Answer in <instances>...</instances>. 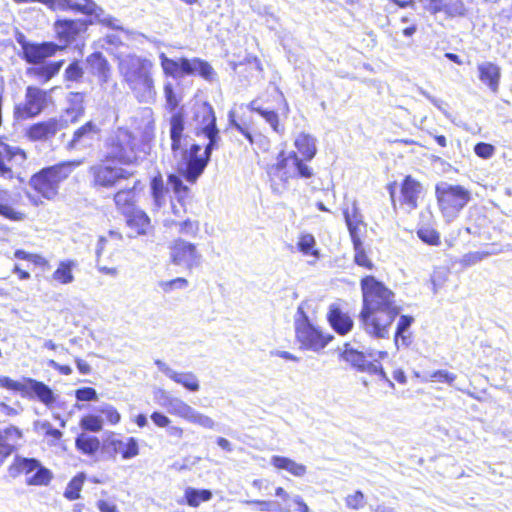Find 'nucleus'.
<instances>
[{
    "instance_id": "obj_5",
    "label": "nucleus",
    "mask_w": 512,
    "mask_h": 512,
    "mask_svg": "<svg viewBox=\"0 0 512 512\" xmlns=\"http://www.w3.org/2000/svg\"><path fill=\"white\" fill-rule=\"evenodd\" d=\"M80 164L81 161H66L43 168L31 177L29 184L44 198L52 200L57 196L60 184Z\"/></svg>"
},
{
    "instance_id": "obj_55",
    "label": "nucleus",
    "mask_w": 512,
    "mask_h": 512,
    "mask_svg": "<svg viewBox=\"0 0 512 512\" xmlns=\"http://www.w3.org/2000/svg\"><path fill=\"white\" fill-rule=\"evenodd\" d=\"M347 507L358 510L365 506V496L361 491L348 495L345 499Z\"/></svg>"
},
{
    "instance_id": "obj_7",
    "label": "nucleus",
    "mask_w": 512,
    "mask_h": 512,
    "mask_svg": "<svg viewBox=\"0 0 512 512\" xmlns=\"http://www.w3.org/2000/svg\"><path fill=\"white\" fill-rule=\"evenodd\" d=\"M436 197L444 218L450 222L470 201V192L460 185L440 182L436 185Z\"/></svg>"
},
{
    "instance_id": "obj_14",
    "label": "nucleus",
    "mask_w": 512,
    "mask_h": 512,
    "mask_svg": "<svg viewBox=\"0 0 512 512\" xmlns=\"http://www.w3.org/2000/svg\"><path fill=\"white\" fill-rule=\"evenodd\" d=\"M65 126V120L52 117L30 125L26 129L25 136L32 142H51Z\"/></svg>"
},
{
    "instance_id": "obj_41",
    "label": "nucleus",
    "mask_w": 512,
    "mask_h": 512,
    "mask_svg": "<svg viewBox=\"0 0 512 512\" xmlns=\"http://www.w3.org/2000/svg\"><path fill=\"white\" fill-rule=\"evenodd\" d=\"M63 61L52 62L47 65L32 68L29 73L33 74L43 82H48L53 78L61 69Z\"/></svg>"
},
{
    "instance_id": "obj_4",
    "label": "nucleus",
    "mask_w": 512,
    "mask_h": 512,
    "mask_svg": "<svg viewBox=\"0 0 512 512\" xmlns=\"http://www.w3.org/2000/svg\"><path fill=\"white\" fill-rule=\"evenodd\" d=\"M271 189L275 193H281L290 179L311 178L313 169L305 164L295 152L285 153L281 151L277 157V162L268 169Z\"/></svg>"
},
{
    "instance_id": "obj_12",
    "label": "nucleus",
    "mask_w": 512,
    "mask_h": 512,
    "mask_svg": "<svg viewBox=\"0 0 512 512\" xmlns=\"http://www.w3.org/2000/svg\"><path fill=\"white\" fill-rule=\"evenodd\" d=\"M170 258L174 265L191 271L202 264V254L197 246L184 239H175L170 246Z\"/></svg>"
},
{
    "instance_id": "obj_46",
    "label": "nucleus",
    "mask_w": 512,
    "mask_h": 512,
    "mask_svg": "<svg viewBox=\"0 0 512 512\" xmlns=\"http://www.w3.org/2000/svg\"><path fill=\"white\" fill-rule=\"evenodd\" d=\"M106 242H107V240H106L105 237H100L99 240H98L97 248H96V257H97L96 267H97L99 272H101V273H103L105 275L116 277L118 275L117 268H115V267H107V266H104V265L100 264V256H101V254H102V252L104 250Z\"/></svg>"
},
{
    "instance_id": "obj_1",
    "label": "nucleus",
    "mask_w": 512,
    "mask_h": 512,
    "mask_svg": "<svg viewBox=\"0 0 512 512\" xmlns=\"http://www.w3.org/2000/svg\"><path fill=\"white\" fill-rule=\"evenodd\" d=\"M363 305L359 320L364 331L377 339L388 338L390 328L400 313L395 294L373 276L361 280Z\"/></svg>"
},
{
    "instance_id": "obj_11",
    "label": "nucleus",
    "mask_w": 512,
    "mask_h": 512,
    "mask_svg": "<svg viewBox=\"0 0 512 512\" xmlns=\"http://www.w3.org/2000/svg\"><path fill=\"white\" fill-rule=\"evenodd\" d=\"M171 415L208 430H214L217 423L210 416L196 410L178 397H167L162 404Z\"/></svg>"
},
{
    "instance_id": "obj_47",
    "label": "nucleus",
    "mask_w": 512,
    "mask_h": 512,
    "mask_svg": "<svg viewBox=\"0 0 512 512\" xmlns=\"http://www.w3.org/2000/svg\"><path fill=\"white\" fill-rule=\"evenodd\" d=\"M84 483V476H75L67 485L64 496L69 500H75L80 497V491Z\"/></svg>"
},
{
    "instance_id": "obj_6",
    "label": "nucleus",
    "mask_w": 512,
    "mask_h": 512,
    "mask_svg": "<svg viewBox=\"0 0 512 512\" xmlns=\"http://www.w3.org/2000/svg\"><path fill=\"white\" fill-rule=\"evenodd\" d=\"M308 303L302 302L297 308L294 316V328L297 341L301 348L318 352L324 349L333 338L326 336L313 324L307 314Z\"/></svg>"
},
{
    "instance_id": "obj_16",
    "label": "nucleus",
    "mask_w": 512,
    "mask_h": 512,
    "mask_svg": "<svg viewBox=\"0 0 512 512\" xmlns=\"http://www.w3.org/2000/svg\"><path fill=\"white\" fill-rule=\"evenodd\" d=\"M90 173L93 176L94 184L101 187H112L120 179H127L132 175L129 172L120 167H113L106 163H99L90 168Z\"/></svg>"
},
{
    "instance_id": "obj_29",
    "label": "nucleus",
    "mask_w": 512,
    "mask_h": 512,
    "mask_svg": "<svg viewBox=\"0 0 512 512\" xmlns=\"http://www.w3.org/2000/svg\"><path fill=\"white\" fill-rule=\"evenodd\" d=\"M421 192V185L411 176H407L401 186V195L403 203L414 209L417 206V199Z\"/></svg>"
},
{
    "instance_id": "obj_30",
    "label": "nucleus",
    "mask_w": 512,
    "mask_h": 512,
    "mask_svg": "<svg viewBox=\"0 0 512 512\" xmlns=\"http://www.w3.org/2000/svg\"><path fill=\"white\" fill-rule=\"evenodd\" d=\"M316 138L310 134L300 133L294 142L298 152L303 156L302 160L310 161L317 152Z\"/></svg>"
},
{
    "instance_id": "obj_34",
    "label": "nucleus",
    "mask_w": 512,
    "mask_h": 512,
    "mask_svg": "<svg viewBox=\"0 0 512 512\" xmlns=\"http://www.w3.org/2000/svg\"><path fill=\"white\" fill-rule=\"evenodd\" d=\"M136 183L137 181L134 183L133 187L122 189L114 195L115 205L124 215L128 214L132 209H134L133 204L135 202Z\"/></svg>"
},
{
    "instance_id": "obj_3",
    "label": "nucleus",
    "mask_w": 512,
    "mask_h": 512,
    "mask_svg": "<svg viewBox=\"0 0 512 512\" xmlns=\"http://www.w3.org/2000/svg\"><path fill=\"white\" fill-rule=\"evenodd\" d=\"M153 63L136 55H127L119 61V72L140 103L150 104L156 99L152 76Z\"/></svg>"
},
{
    "instance_id": "obj_61",
    "label": "nucleus",
    "mask_w": 512,
    "mask_h": 512,
    "mask_svg": "<svg viewBox=\"0 0 512 512\" xmlns=\"http://www.w3.org/2000/svg\"><path fill=\"white\" fill-rule=\"evenodd\" d=\"M76 398L79 401H95L98 399V395L94 388L84 387L76 391Z\"/></svg>"
},
{
    "instance_id": "obj_64",
    "label": "nucleus",
    "mask_w": 512,
    "mask_h": 512,
    "mask_svg": "<svg viewBox=\"0 0 512 512\" xmlns=\"http://www.w3.org/2000/svg\"><path fill=\"white\" fill-rule=\"evenodd\" d=\"M368 374L377 375L379 379L385 381L389 387L394 388V383L388 378L386 372L378 360H376L374 365H372V368Z\"/></svg>"
},
{
    "instance_id": "obj_56",
    "label": "nucleus",
    "mask_w": 512,
    "mask_h": 512,
    "mask_svg": "<svg viewBox=\"0 0 512 512\" xmlns=\"http://www.w3.org/2000/svg\"><path fill=\"white\" fill-rule=\"evenodd\" d=\"M164 95L166 99V106L170 111L175 110L178 106L179 101L176 97V94L173 89V85L170 82L165 83L164 85Z\"/></svg>"
},
{
    "instance_id": "obj_23",
    "label": "nucleus",
    "mask_w": 512,
    "mask_h": 512,
    "mask_svg": "<svg viewBox=\"0 0 512 512\" xmlns=\"http://www.w3.org/2000/svg\"><path fill=\"white\" fill-rule=\"evenodd\" d=\"M342 358L357 371L365 373L370 372L372 365H374L375 361L377 360L374 358L373 353H368V355H366L363 352L349 347H346L343 351Z\"/></svg>"
},
{
    "instance_id": "obj_27",
    "label": "nucleus",
    "mask_w": 512,
    "mask_h": 512,
    "mask_svg": "<svg viewBox=\"0 0 512 512\" xmlns=\"http://www.w3.org/2000/svg\"><path fill=\"white\" fill-rule=\"evenodd\" d=\"M184 117L181 113H174L170 118L171 150L174 158H178L179 151L184 147Z\"/></svg>"
},
{
    "instance_id": "obj_17",
    "label": "nucleus",
    "mask_w": 512,
    "mask_h": 512,
    "mask_svg": "<svg viewBox=\"0 0 512 512\" xmlns=\"http://www.w3.org/2000/svg\"><path fill=\"white\" fill-rule=\"evenodd\" d=\"M19 387L20 389H18L17 392H21L30 397H36L46 406L52 405L56 400L52 389L43 382L35 379L24 378L23 381H19Z\"/></svg>"
},
{
    "instance_id": "obj_38",
    "label": "nucleus",
    "mask_w": 512,
    "mask_h": 512,
    "mask_svg": "<svg viewBox=\"0 0 512 512\" xmlns=\"http://www.w3.org/2000/svg\"><path fill=\"white\" fill-rule=\"evenodd\" d=\"M76 448L86 455H93L100 447V441L95 436H90L86 433H81L75 440Z\"/></svg>"
},
{
    "instance_id": "obj_63",
    "label": "nucleus",
    "mask_w": 512,
    "mask_h": 512,
    "mask_svg": "<svg viewBox=\"0 0 512 512\" xmlns=\"http://www.w3.org/2000/svg\"><path fill=\"white\" fill-rule=\"evenodd\" d=\"M27 458L16 457L13 463L8 468V474L12 478L18 477L20 474H23L24 463H26Z\"/></svg>"
},
{
    "instance_id": "obj_54",
    "label": "nucleus",
    "mask_w": 512,
    "mask_h": 512,
    "mask_svg": "<svg viewBox=\"0 0 512 512\" xmlns=\"http://www.w3.org/2000/svg\"><path fill=\"white\" fill-rule=\"evenodd\" d=\"M97 411L104 414L107 421L112 425L120 422L121 416L119 412L110 404H102L97 408Z\"/></svg>"
},
{
    "instance_id": "obj_39",
    "label": "nucleus",
    "mask_w": 512,
    "mask_h": 512,
    "mask_svg": "<svg viewBox=\"0 0 512 512\" xmlns=\"http://www.w3.org/2000/svg\"><path fill=\"white\" fill-rule=\"evenodd\" d=\"M75 267V262L71 260L61 261L57 269L52 274V278L61 283L69 284L74 281L72 269Z\"/></svg>"
},
{
    "instance_id": "obj_24",
    "label": "nucleus",
    "mask_w": 512,
    "mask_h": 512,
    "mask_svg": "<svg viewBox=\"0 0 512 512\" xmlns=\"http://www.w3.org/2000/svg\"><path fill=\"white\" fill-rule=\"evenodd\" d=\"M93 75L98 79L101 88L107 84L111 78V67L107 59L100 52L89 55L86 59Z\"/></svg>"
},
{
    "instance_id": "obj_60",
    "label": "nucleus",
    "mask_w": 512,
    "mask_h": 512,
    "mask_svg": "<svg viewBox=\"0 0 512 512\" xmlns=\"http://www.w3.org/2000/svg\"><path fill=\"white\" fill-rule=\"evenodd\" d=\"M474 152L480 158L489 159L493 156L495 148L491 144L480 142L475 145Z\"/></svg>"
},
{
    "instance_id": "obj_15",
    "label": "nucleus",
    "mask_w": 512,
    "mask_h": 512,
    "mask_svg": "<svg viewBox=\"0 0 512 512\" xmlns=\"http://www.w3.org/2000/svg\"><path fill=\"white\" fill-rule=\"evenodd\" d=\"M26 159L27 155L23 149L17 146L1 144L0 177L12 179L14 177L13 168L23 166Z\"/></svg>"
},
{
    "instance_id": "obj_42",
    "label": "nucleus",
    "mask_w": 512,
    "mask_h": 512,
    "mask_svg": "<svg viewBox=\"0 0 512 512\" xmlns=\"http://www.w3.org/2000/svg\"><path fill=\"white\" fill-rule=\"evenodd\" d=\"M249 108L250 110L259 113L270 124L275 132L280 133L282 131V128L279 125L278 114L275 111L261 108L257 105V101L255 100L249 104Z\"/></svg>"
},
{
    "instance_id": "obj_33",
    "label": "nucleus",
    "mask_w": 512,
    "mask_h": 512,
    "mask_svg": "<svg viewBox=\"0 0 512 512\" xmlns=\"http://www.w3.org/2000/svg\"><path fill=\"white\" fill-rule=\"evenodd\" d=\"M344 218L351 240L360 239L359 227L363 224V217L355 203L350 210L344 211Z\"/></svg>"
},
{
    "instance_id": "obj_9",
    "label": "nucleus",
    "mask_w": 512,
    "mask_h": 512,
    "mask_svg": "<svg viewBox=\"0 0 512 512\" xmlns=\"http://www.w3.org/2000/svg\"><path fill=\"white\" fill-rule=\"evenodd\" d=\"M49 93L39 87L28 86L24 101L15 105L14 118L24 121L39 116L49 105Z\"/></svg>"
},
{
    "instance_id": "obj_21",
    "label": "nucleus",
    "mask_w": 512,
    "mask_h": 512,
    "mask_svg": "<svg viewBox=\"0 0 512 512\" xmlns=\"http://www.w3.org/2000/svg\"><path fill=\"white\" fill-rule=\"evenodd\" d=\"M22 50L23 57L28 63L38 64L52 56L57 50V45L49 42L42 44L25 42L22 44Z\"/></svg>"
},
{
    "instance_id": "obj_22",
    "label": "nucleus",
    "mask_w": 512,
    "mask_h": 512,
    "mask_svg": "<svg viewBox=\"0 0 512 512\" xmlns=\"http://www.w3.org/2000/svg\"><path fill=\"white\" fill-rule=\"evenodd\" d=\"M477 70L480 81L494 94L498 93L501 78L500 67L493 62L485 61L478 64Z\"/></svg>"
},
{
    "instance_id": "obj_25",
    "label": "nucleus",
    "mask_w": 512,
    "mask_h": 512,
    "mask_svg": "<svg viewBox=\"0 0 512 512\" xmlns=\"http://www.w3.org/2000/svg\"><path fill=\"white\" fill-rule=\"evenodd\" d=\"M125 216L127 226L135 232V235L130 237L148 235L153 230L151 220L143 210L132 209Z\"/></svg>"
},
{
    "instance_id": "obj_59",
    "label": "nucleus",
    "mask_w": 512,
    "mask_h": 512,
    "mask_svg": "<svg viewBox=\"0 0 512 512\" xmlns=\"http://www.w3.org/2000/svg\"><path fill=\"white\" fill-rule=\"evenodd\" d=\"M445 12L451 16H462L465 14L466 8L462 0H455L445 4Z\"/></svg>"
},
{
    "instance_id": "obj_20",
    "label": "nucleus",
    "mask_w": 512,
    "mask_h": 512,
    "mask_svg": "<svg viewBox=\"0 0 512 512\" xmlns=\"http://www.w3.org/2000/svg\"><path fill=\"white\" fill-rule=\"evenodd\" d=\"M155 365L164 373L168 378L177 384L182 385L189 391L197 392L200 389V384L197 376L192 372H177L170 368L162 360H156Z\"/></svg>"
},
{
    "instance_id": "obj_57",
    "label": "nucleus",
    "mask_w": 512,
    "mask_h": 512,
    "mask_svg": "<svg viewBox=\"0 0 512 512\" xmlns=\"http://www.w3.org/2000/svg\"><path fill=\"white\" fill-rule=\"evenodd\" d=\"M417 234L419 238L427 244L437 245L439 243V234L433 229L422 228L418 230Z\"/></svg>"
},
{
    "instance_id": "obj_45",
    "label": "nucleus",
    "mask_w": 512,
    "mask_h": 512,
    "mask_svg": "<svg viewBox=\"0 0 512 512\" xmlns=\"http://www.w3.org/2000/svg\"><path fill=\"white\" fill-rule=\"evenodd\" d=\"M51 479H52V474H51L50 470L42 467L39 464V467L36 468L35 473L32 474L31 476L27 477L26 483L28 485H35V486L47 485Z\"/></svg>"
},
{
    "instance_id": "obj_35",
    "label": "nucleus",
    "mask_w": 512,
    "mask_h": 512,
    "mask_svg": "<svg viewBox=\"0 0 512 512\" xmlns=\"http://www.w3.org/2000/svg\"><path fill=\"white\" fill-rule=\"evenodd\" d=\"M503 251H512V244H507L505 246V249H502L499 251L495 250V249H491V250H487V251L468 252L462 256V258L460 259V264L465 267L473 266V265L483 261L487 257H489L491 255H496Z\"/></svg>"
},
{
    "instance_id": "obj_19",
    "label": "nucleus",
    "mask_w": 512,
    "mask_h": 512,
    "mask_svg": "<svg viewBox=\"0 0 512 512\" xmlns=\"http://www.w3.org/2000/svg\"><path fill=\"white\" fill-rule=\"evenodd\" d=\"M87 29V24L82 20H58L54 24V30L59 42L67 45Z\"/></svg>"
},
{
    "instance_id": "obj_58",
    "label": "nucleus",
    "mask_w": 512,
    "mask_h": 512,
    "mask_svg": "<svg viewBox=\"0 0 512 512\" xmlns=\"http://www.w3.org/2000/svg\"><path fill=\"white\" fill-rule=\"evenodd\" d=\"M179 227L181 234L196 236L199 232V223L197 221H191L189 219L179 222L176 224Z\"/></svg>"
},
{
    "instance_id": "obj_36",
    "label": "nucleus",
    "mask_w": 512,
    "mask_h": 512,
    "mask_svg": "<svg viewBox=\"0 0 512 512\" xmlns=\"http://www.w3.org/2000/svg\"><path fill=\"white\" fill-rule=\"evenodd\" d=\"M159 58L162 70L166 76L178 78L185 75L183 73V62L189 61V59L180 58L179 60H173L168 58L165 53H160Z\"/></svg>"
},
{
    "instance_id": "obj_31",
    "label": "nucleus",
    "mask_w": 512,
    "mask_h": 512,
    "mask_svg": "<svg viewBox=\"0 0 512 512\" xmlns=\"http://www.w3.org/2000/svg\"><path fill=\"white\" fill-rule=\"evenodd\" d=\"M270 463L277 469L286 470L296 477H302L306 474L307 468L305 465L295 462L294 460L274 455L271 457Z\"/></svg>"
},
{
    "instance_id": "obj_49",
    "label": "nucleus",
    "mask_w": 512,
    "mask_h": 512,
    "mask_svg": "<svg viewBox=\"0 0 512 512\" xmlns=\"http://www.w3.org/2000/svg\"><path fill=\"white\" fill-rule=\"evenodd\" d=\"M80 426L82 429L87 431L99 432L102 430L103 421L99 416L87 415L81 419Z\"/></svg>"
},
{
    "instance_id": "obj_18",
    "label": "nucleus",
    "mask_w": 512,
    "mask_h": 512,
    "mask_svg": "<svg viewBox=\"0 0 512 512\" xmlns=\"http://www.w3.org/2000/svg\"><path fill=\"white\" fill-rule=\"evenodd\" d=\"M99 131L98 126L94 122L89 121L85 123L74 132L72 139L67 144V148L69 150H83L91 147L97 139Z\"/></svg>"
},
{
    "instance_id": "obj_37",
    "label": "nucleus",
    "mask_w": 512,
    "mask_h": 512,
    "mask_svg": "<svg viewBox=\"0 0 512 512\" xmlns=\"http://www.w3.org/2000/svg\"><path fill=\"white\" fill-rule=\"evenodd\" d=\"M84 66L81 61L73 60L65 68L63 73V79L66 83L67 88H71V83H80L84 78Z\"/></svg>"
},
{
    "instance_id": "obj_8",
    "label": "nucleus",
    "mask_w": 512,
    "mask_h": 512,
    "mask_svg": "<svg viewBox=\"0 0 512 512\" xmlns=\"http://www.w3.org/2000/svg\"><path fill=\"white\" fill-rule=\"evenodd\" d=\"M16 3L43 2L52 9H72L83 14L94 15L99 23L114 30H122L118 20L105 14L93 0H14Z\"/></svg>"
},
{
    "instance_id": "obj_40",
    "label": "nucleus",
    "mask_w": 512,
    "mask_h": 512,
    "mask_svg": "<svg viewBox=\"0 0 512 512\" xmlns=\"http://www.w3.org/2000/svg\"><path fill=\"white\" fill-rule=\"evenodd\" d=\"M187 504L191 507H198L201 502H207L212 499V492L208 489H195L188 487L185 490Z\"/></svg>"
},
{
    "instance_id": "obj_44",
    "label": "nucleus",
    "mask_w": 512,
    "mask_h": 512,
    "mask_svg": "<svg viewBox=\"0 0 512 512\" xmlns=\"http://www.w3.org/2000/svg\"><path fill=\"white\" fill-rule=\"evenodd\" d=\"M456 378V374L441 369L426 373L424 376V381L446 383L452 386Z\"/></svg>"
},
{
    "instance_id": "obj_28",
    "label": "nucleus",
    "mask_w": 512,
    "mask_h": 512,
    "mask_svg": "<svg viewBox=\"0 0 512 512\" xmlns=\"http://www.w3.org/2000/svg\"><path fill=\"white\" fill-rule=\"evenodd\" d=\"M107 447L112 448L114 454L120 453L123 459H131L139 454L138 442L133 437L128 438L126 442L114 437L109 438Z\"/></svg>"
},
{
    "instance_id": "obj_51",
    "label": "nucleus",
    "mask_w": 512,
    "mask_h": 512,
    "mask_svg": "<svg viewBox=\"0 0 512 512\" xmlns=\"http://www.w3.org/2000/svg\"><path fill=\"white\" fill-rule=\"evenodd\" d=\"M145 127L142 133V139L144 142H149L154 138L155 132V121L150 109H146L144 112Z\"/></svg>"
},
{
    "instance_id": "obj_10",
    "label": "nucleus",
    "mask_w": 512,
    "mask_h": 512,
    "mask_svg": "<svg viewBox=\"0 0 512 512\" xmlns=\"http://www.w3.org/2000/svg\"><path fill=\"white\" fill-rule=\"evenodd\" d=\"M107 159L122 164H133L137 161L134 137L126 129H118L107 143Z\"/></svg>"
},
{
    "instance_id": "obj_62",
    "label": "nucleus",
    "mask_w": 512,
    "mask_h": 512,
    "mask_svg": "<svg viewBox=\"0 0 512 512\" xmlns=\"http://www.w3.org/2000/svg\"><path fill=\"white\" fill-rule=\"evenodd\" d=\"M247 503L258 505L261 511H268V512L281 511L280 505L277 502H273V501L252 500V501H247Z\"/></svg>"
},
{
    "instance_id": "obj_13",
    "label": "nucleus",
    "mask_w": 512,
    "mask_h": 512,
    "mask_svg": "<svg viewBox=\"0 0 512 512\" xmlns=\"http://www.w3.org/2000/svg\"><path fill=\"white\" fill-rule=\"evenodd\" d=\"M18 410L0 401V421L6 417H14L18 415ZM22 437V432L14 426L0 429V462L9 456L18 440Z\"/></svg>"
},
{
    "instance_id": "obj_52",
    "label": "nucleus",
    "mask_w": 512,
    "mask_h": 512,
    "mask_svg": "<svg viewBox=\"0 0 512 512\" xmlns=\"http://www.w3.org/2000/svg\"><path fill=\"white\" fill-rule=\"evenodd\" d=\"M188 285H189L188 280L185 278H182V277H178V278H175V279L169 280V281H161L159 283V286L166 293H169L176 289H180V290L186 289L188 287Z\"/></svg>"
},
{
    "instance_id": "obj_43",
    "label": "nucleus",
    "mask_w": 512,
    "mask_h": 512,
    "mask_svg": "<svg viewBox=\"0 0 512 512\" xmlns=\"http://www.w3.org/2000/svg\"><path fill=\"white\" fill-rule=\"evenodd\" d=\"M352 243L354 247V262L358 266H362L370 270L373 269L374 265L366 255L361 239L353 240Z\"/></svg>"
},
{
    "instance_id": "obj_53",
    "label": "nucleus",
    "mask_w": 512,
    "mask_h": 512,
    "mask_svg": "<svg viewBox=\"0 0 512 512\" xmlns=\"http://www.w3.org/2000/svg\"><path fill=\"white\" fill-rule=\"evenodd\" d=\"M0 215L12 221H22L25 219V214L15 210L10 205V202L0 204Z\"/></svg>"
},
{
    "instance_id": "obj_2",
    "label": "nucleus",
    "mask_w": 512,
    "mask_h": 512,
    "mask_svg": "<svg viewBox=\"0 0 512 512\" xmlns=\"http://www.w3.org/2000/svg\"><path fill=\"white\" fill-rule=\"evenodd\" d=\"M195 133L197 136L204 135L209 141L202 154L199 144H192L189 149L182 148L178 153V171L191 183H194L204 172L213 150L218 149L221 137L216 126V116L212 106L202 103L195 109Z\"/></svg>"
},
{
    "instance_id": "obj_26",
    "label": "nucleus",
    "mask_w": 512,
    "mask_h": 512,
    "mask_svg": "<svg viewBox=\"0 0 512 512\" xmlns=\"http://www.w3.org/2000/svg\"><path fill=\"white\" fill-rule=\"evenodd\" d=\"M327 319L331 327L340 335L347 334L353 327V320L351 317L347 313L343 312L336 303L329 306Z\"/></svg>"
},
{
    "instance_id": "obj_48",
    "label": "nucleus",
    "mask_w": 512,
    "mask_h": 512,
    "mask_svg": "<svg viewBox=\"0 0 512 512\" xmlns=\"http://www.w3.org/2000/svg\"><path fill=\"white\" fill-rule=\"evenodd\" d=\"M315 244H316V241L312 234H304L299 239L298 248L302 253H304L306 255L311 254V255L315 256L316 258H318L319 257L318 250H315V249L313 250Z\"/></svg>"
},
{
    "instance_id": "obj_32",
    "label": "nucleus",
    "mask_w": 512,
    "mask_h": 512,
    "mask_svg": "<svg viewBox=\"0 0 512 512\" xmlns=\"http://www.w3.org/2000/svg\"><path fill=\"white\" fill-rule=\"evenodd\" d=\"M198 72L206 80H211L214 75L213 68L205 61L199 58L189 59L183 62V73L191 75Z\"/></svg>"
},
{
    "instance_id": "obj_50",
    "label": "nucleus",
    "mask_w": 512,
    "mask_h": 512,
    "mask_svg": "<svg viewBox=\"0 0 512 512\" xmlns=\"http://www.w3.org/2000/svg\"><path fill=\"white\" fill-rule=\"evenodd\" d=\"M168 185L173 189L175 194L178 196V201L181 202L183 197L188 194V187L185 186L181 178L177 175L171 174L168 176Z\"/></svg>"
}]
</instances>
